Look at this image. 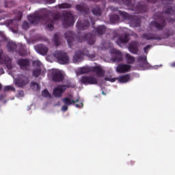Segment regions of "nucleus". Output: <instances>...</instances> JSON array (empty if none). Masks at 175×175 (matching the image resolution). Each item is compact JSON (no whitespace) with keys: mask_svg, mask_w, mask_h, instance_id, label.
<instances>
[{"mask_svg":"<svg viewBox=\"0 0 175 175\" xmlns=\"http://www.w3.org/2000/svg\"><path fill=\"white\" fill-rule=\"evenodd\" d=\"M159 0H147L148 3H155ZM174 0H161L164 6V12H156L153 15V19L150 22V28L151 31L154 29L157 31H163L166 27V21L169 23H174V18H171L169 15L174 16L175 14V6H172Z\"/></svg>","mask_w":175,"mask_h":175,"instance_id":"f257e3e1","label":"nucleus"},{"mask_svg":"<svg viewBox=\"0 0 175 175\" xmlns=\"http://www.w3.org/2000/svg\"><path fill=\"white\" fill-rule=\"evenodd\" d=\"M61 19V14L56 13L54 14L53 18H51L49 15H40L39 14L34 13L33 14H29L27 16V20L30 24L36 25L41 20H43L47 24L46 28L50 31H53L54 29L53 25Z\"/></svg>","mask_w":175,"mask_h":175,"instance_id":"f03ea898","label":"nucleus"},{"mask_svg":"<svg viewBox=\"0 0 175 175\" xmlns=\"http://www.w3.org/2000/svg\"><path fill=\"white\" fill-rule=\"evenodd\" d=\"M64 37L67 40L69 48H72L75 42H83L88 41L90 45H93L95 43V36L89 33L85 34L83 36H76V34L71 31H68L64 33Z\"/></svg>","mask_w":175,"mask_h":175,"instance_id":"7ed1b4c3","label":"nucleus"},{"mask_svg":"<svg viewBox=\"0 0 175 175\" xmlns=\"http://www.w3.org/2000/svg\"><path fill=\"white\" fill-rule=\"evenodd\" d=\"M122 4L127 6L129 10L135 11L137 14L145 13L148 10V6L144 3L140 2L135 4V1L131 0H120Z\"/></svg>","mask_w":175,"mask_h":175,"instance_id":"20e7f679","label":"nucleus"},{"mask_svg":"<svg viewBox=\"0 0 175 175\" xmlns=\"http://www.w3.org/2000/svg\"><path fill=\"white\" fill-rule=\"evenodd\" d=\"M119 15H120L124 20H129V24L132 27L136 28L140 27L142 19H140L139 16L130 15L124 11H119Z\"/></svg>","mask_w":175,"mask_h":175,"instance_id":"39448f33","label":"nucleus"},{"mask_svg":"<svg viewBox=\"0 0 175 175\" xmlns=\"http://www.w3.org/2000/svg\"><path fill=\"white\" fill-rule=\"evenodd\" d=\"M62 16V25L64 28H68L74 25L75 20L72 12H70L69 11H63Z\"/></svg>","mask_w":175,"mask_h":175,"instance_id":"423d86ee","label":"nucleus"},{"mask_svg":"<svg viewBox=\"0 0 175 175\" xmlns=\"http://www.w3.org/2000/svg\"><path fill=\"white\" fill-rule=\"evenodd\" d=\"M54 57L57 59L59 64L66 65L70 62V57L68 53L62 51H55L53 53Z\"/></svg>","mask_w":175,"mask_h":175,"instance_id":"0eeeda50","label":"nucleus"},{"mask_svg":"<svg viewBox=\"0 0 175 175\" xmlns=\"http://www.w3.org/2000/svg\"><path fill=\"white\" fill-rule=\"evenodd\" d=\"M75 85H72L71 83L68 82L66 85H61L57 86V88H55L53 90V95L55 98H61L62 96V94L66 91L67 88H75Z\"/></svg>","mask_w":175,"mask_h":175,"instance_id":"6e6552de","label":"nucleus"},{"mask_svg":"<svg viewBox=\"0 0 175 175\" xmlns=\"http://www.w3.org/2000/svg\"><path fill=\"white\" fill-rule=\"evenodd\" d=\"M81 84H83L85 85H96L98 84V80L92 75L83 76L82 77H81Z\"/></svg>","mask_w":175,"mask_h":175,"instance_id":"1a4fd4ad","label":"nucleus"},{"mask_svg":"<svg viewBox=\"0 0 175 175\" xmlns=\"http://www.w3.org/2000/svg\"><path fill=\"white\" fill-rule=\"evenodd\" d=\"M51 77L52 81L55 83H59L64 80V74L59 70H53L51 72Z\"/></svg>","mask_w":175,"mask_h":175,"instance_id":"9d476101","label":"nucleus"},{"mask_svg":"<svg viewBox=\"0 0 175 175\" xmlns=\"http://www.w3.org/2000/svg\"><path fill=\"white\" fill-rule=\"evenodd\" d=\"M29 83V78L23 75H19L15 79V84L19 88H23Z\"/></svg>","mask_w":175,"mask_h":175,"instance_id":"9b49d317","label":"nucleus"},{"mask_svg":"<svg viewBox=\"0 0 175 175\" xmlns=\"http://www.w3.org/2000/svg\"><path fill=\"white\" fill-rule=\"evenodd\" d=\"M0 64H5L9 70L12 68V59L8 56L3 55L1 51H0Z\"/></svg>","mask_w":175,"mask_h":175,"instance_id":"f8f14e48","label":"nucleus"},{"mask_svg":"<svg viewBox=\"0 0 175 175\" xmlns=\"http://www.w3.org/2000/svg\"><path fill=\"white\" fill-rule=\"evenodd\" d=\"M21 18H23V12H19L14 19L7 20L5 21V25L8 27L13 28L16 26L17 21H21Z\"/></svg>","mask_w":175,"mask_h":175,"instance_id":"ddd939ff","label":"nucleus"},{"mask_svg":"<svg viewBox=\"0 0 175 175\" xmlns=\"http://www.w3.org/2000/svg\"><path fill=\"white\" fill-rule=\"evenodd\" d=\"M110 53L113 54L115 56L112 58L114 62H121L123 61L122 53L120 51H117L115 48L110 49Z\"/></svg>","mask_w":175,"mask_h":175,"instance_id":"4468645a","label":"nucleus"},{"mask_svg":"<svg viewBox=\"0 0 175 175\" xmlns=\"http://www.w3.org/2000/svg\"><path fill=\"white\" fill-rule=\"evenodd\" d=\"M76 27L78 31H85L90 27V21L88 20H78Z\"/></svg>","mask_w":175,"mask_h":175,"instance_id":"2eb2a0df","label":"nucleus"},{"mask_svg":"<svg viewBox=\"0 0 175 175\" xmlns=\"http://www.w3.org/2000/svg\"><path fill=\"white\" fill-rule=\"evenodd\" d=\"M17 64L23 70H28L29 69L30 61L28 59H19Z\"/></svg>","mask_w":175,"mask_h":175,"instance_id":"dca6fc26","label":"nucleus"},{"mask_svg":"<svg viewBox=\"0 0 175 175\" xmlns=\"http://www.w3.org/2000/svg\"><path fill=\"white\" fill-rule=\"evenodd\" d=\"M130 69H131V65L119 64L116 68V72L119 73H126L129 72Z\"/></svg>","mask_w":175,"mask_h":175,"instance_id":"f3484780","label":"nucleus"},{"mask_svg":"<svg viewBox=\"0 0 175 175\" xmlns=\"http://www.w3.org/2000/svg\"><path fill=\"white\" fill-rule=\"evenodd\" d=\"M75 9L77 11L84 13L85 14H89L90 8L86 3H82L81 4L76 5Z\"/></svg>","mask_w":175,"mask_h":175,"instance_id":"a211bd4d","label":"nucleus"},{"mask_svg":"<svg viewBox=\"0 0 175 175\" xmlns=\"http://www.w3.org/2000/svg\"><path fill=\"white\" fill-rule=\"evenodd\" d=\"M142 38L146 40H161L162 38L159 34L154 33H143Z\"/></svg>","mask_w":175,"mask_h":175,"instance_id":"6ab92c4d","label":"nucleus"},{"mask_svg":"<svg viewBox=\"0 0 175 175\" xmlns=\"http://www.w3.org/2000/svg\"><path fill=\"white\" fill-rule=\"evenodd\" d=\"M129 50L132 54L137 55L139 53V42L137 41L131 42Z\"/></svg>","mask_w":175,"mask_h":175,"instance_id":"aec40b11","label":"nucleus"},{"mask_svg":"<svg viewBox=\"0 0 175 175\" xmlns=\"http://www.w3.org/2000/svg\"><path fill=\"white\" fill-rule=\"evenodd\" d=\"M107 31V27L105 25H98L97 26L94 30V32L96 35L98 36H100L103 34L105 33Z\"/></svg>","mask_w":175,"mask_h":175,"instance_id":"412c9836","label":"nucleus"},{"mask_svg":"<svg viewBox=\"0 0 175 175\" xmlns=\"http://www.w3.org/2000/svg\"><path fill=\"white\" fill-rule=\"evenodd\" d=\"M83 54L84 53L82 52V51H77L75 53V55H73V59H72L73 63H79L82 62Z\"/></svg>","mask_w":175,"mask_h":175,"instance_id":"4be33fe9","label":"nucleus"},{"mask_svg":"<svg viewBox=\"0 0 175 175\" xmlns=\"http://www.w3.org/2000/svg\"><path fill=\"white\" fill-rule=\"evenodd\" d=\"M35 49L38 53H40L42 55H46V53H48V51H49L48 48L43 44H40V45L36 46Z\"/></svg>","mask_w":175,"mask_h":175,"instance_id":"5701e85b","label":"nucleus"},{"mask_svg":"<svg viewBox=\"0 0 175 175\" xmlns=\"http://www.w3.org/2000/svg\"><path fill=\"white\" fill-rule=\"evenodd\" d=\"M129 41V36L127 33H125L124 36H119V38L116 40V44L121 46L122 44H126Z\"/></svg>","mask_w":175,"mask_h":175,"instance_id":"b1692460","label":"nucleus"},{"mask_svg":"<svg viewBox=\"0 0 175 175\" xmlns=\"http://www.w3.org/2000/svg\"><path fill=\"white\" fill-rule=\"evenodd\" d=\"M92 72H96L98 77H103L105 75V72L100 66H92Z\"/></svg>","mask_w":175,"mask_h":175,"instance_id":"393cba45","label":"nucleus"},{"mask_svg":"<svg viewBox=\"0 0 175 175\" xmlns=\"http://www.w3.org/2000/svg\"><path fill=\"white\" fill-rule=\"evenodd\" d=\"M62 103L67 106H71L73 104H75L79 101V98H77L76 100H71L68 97H65L62 99Z\"/></svg>","mask_w":175,"mask_h":175,"instance_id":"a878e982","label":"nucleus"},{"mask_svg":"<svg viewBox=\"0 0 175 175\" xmlns=\"http://www.w3.org/2000/svg\"><path fill=\"white\" fill-rule=\"evenodd\" d=\"M137 61L139 64H142L143 66H146L148 65V62L147 60V56H146V55L139 56L137 58Z\"/></svg>","mask_w":175,"mask_h":175,"instance_id":"bb28decb","label":"nucleus"},{"mask_svg":"<svg viewBox=\"0 0 175 175\" xmlns=\"http://www.w3.org/2000/svg\"><path fill=\"white\" fill-rule=\"evenodd\" d=\"M8 50L9 52L10 53H14V51L16 52V48H17V45L13 42H9L8 43Z\"/></svg>","mask_w":175,"mask_h":175,"instance_id":"cd10ccee","label":"nucleus"},{"mask_svg":"<svg viewBox=\"0 0 175 175\" xmlns=\"http://www.w3.org/2000/svg\"><path fill=\"white\" fill-rule=\"evenodd\" d=\"M92 68H93V66H84V67L79 68V70H78V72L80 74L88 73L90 72H92Z\"/></svg>","mask_w":175,"mask_h":175,"instance_id":"c85d7f7f","label":"nucleus"},{"mask_svg":"<svg viewBox=\"0 0 175 175\" xmlns=\"http://www.w3.org/2000/svg\"><path fill=\"white\" fill-rule=\"evenodd\" d=\"M109 21L112 24H116L120 21V16L118 14L109 15Z\"/></svg>","mask_w":175,"mask_h":175,"instance_id":"c756f323","label":"nucleus"},{"mask_svg":"<svg viewBox=\"0 0 175 175\" xmlns=\"http://www.w3.org/2000/svg\"><path fill=\"white\" fill-rule=\"evenodd\" d=\"M125 57H126V60L128 64H133L135 61V58L134 56L130 55L129 53H126L125 55Z\"/></svg>","mask_w":175,"mask_h":175,"instance_id":"7c9ffc66","label":"nucleus"},{"mask_svg":"<svg viewBox=\"0 0 175 175\" xmlns=\"http://www.w3.org/2000/svg\"><path fill=\"white\" fill-rule=\"evenodd\" d=\"M117 80L120 83H126L130 80V75L127 74L123 76H120L117 78Z\"/></svg>","mask_w":175,"mask_h":175,"instance_id":"2f4dec72","label":"nucleus"},{"mask_svg":"<svg viewBox=\"0 0 175 175\" xmlns=\"http://www.w3.org/2000/svg\"><path fill=\"white\" fill-rule=\"evenodd\" d=\"M53 43L55 44V45L56 46H59L61 44L59 33H55L54 34V37H53Z\"/></svg>","mask_w":175,"mask_h":175,"instance_id":"473e14b6","label":"nucleus"},{"mask_svg":"<svg viewBox=\"0 0 175 175\" xmlns=\"http://www.w3.org/2000/svg\"><path fill=\"white\" fill-rule=\"evenodd\" d=\"M92 12L96 16H100L102 15V9L99 6H96L95 8H93Z\"/></svg>","mask_w":175,"mask_h":175,"instance_id":"72a5a7b5","label":"nucleus"},{"mask_svg":"<svg viewBox=\"0 0 175 175\" xmlns=\"http://www.w3.org/2000/svg\"><path fill=\"white\" fill-rule=\"evenodd\" d=\"M58 8L59 9H69L72 8V5L70 3H64L59 4L58 5Z\"/></svg>","mask_w":175,"mask_h":175,"instance_id":"f704fd0d","label":"nucleus"},{"mask_svg":"<svg viewBox=\"0 0 175 175\" xmlns=\"http://www.w3.org/2000/svg\"><path fill=\"white\" fill-rule=\"evenodd\" d=\"M19 55L21 57H24L27 55V51L25 49V46H21L20 49H19Z\"/></svg>","mask_w":175,"mask_h":175,"instance_id":"c9c22d12","label":"nucleus"},{"mask_svg":"<svg viewBox=\"0 0 175 175\" xmlns=\"http://www.w3.org/2000/svg\"><path fill=\"white\" fill-rule=\"evenodd\" d=\"M41 72V68L34 69L33 70L32 75L33 77L38 78L40 75Z\"/></svg>","mask_w":175,"mask_h":175,"instance_id":"e433bc0d","label":"nucleus"},{"mask_svg":"<svg viewBox=\"0 0 175 175\" xmlns=\"http://www.w3.org/2000/svg\"><path fill=\"white\" fill-rule=\"evenodd\" d=\"M41 65H42L41 62L38 60L33 61L32 63L33 67L38 68V69H40Z\"/></svg>","mask_w":175,"mask_h":175,"instance_id":"4c0bfd02","label":"nucleus"},{"mask_svg":"<svg viewBox=\"0 0 175 175\" xmlns=\"http://www.w3.org/2000/svg\"><path fill=\"white\" fill-rule=\"evenodd\" d=\"M42 96L44 98H51V94H50L49 92L47 90V89H45L42 92Z\"/></svg>","mask_w":175,"mask_h":175,"instance_id":"58836bf2","label":"nucleus"},{"mask_svg":"<svg viewBox=\"0 0 175 175\" xmlns=\"http://www.w3.org/2000/svg\"><path fill=\"white\" fill-rule=\"evenodd\" d=\"M22 28L27 31V29H29V24L27 21H23Z\"/></svg>","mask_w":175,"mask_h":175,"instance_id":"ea45409f","label":"nucleus"},{"mask_svg":"<svg viewBox=\"0 0 175 175\" xmlns=\"http://www.w3.org/2000/svg\"><path fill=\"white\" fill-rule=\"evenodd\" d=\"M85 55L92 60H94L96 57L95 53H90L89 51H87V53H85Z\"/></svg>","mask_w":175,"mask_h":175,"instance_id":"a19ab883","label":"nucleus"},{"mask_svg":"<svg viewBox=\"0 0 175 175\" xmlns=\"http://www.w3.org/2000/svg\"><path fill=\"white\" fill-rule=\"evenodd\" d=\"M31 86H32V87L36 86V90H38V91L40 90V85L38 83L31 82Z\"/></svg>","mask_w":175,"mask_h":175,"instance_id":"79ce46f5","label":"nucleus"},{"mask_svg":"<svg viewBox=\"0 0 175 175\" xmlns=\"http://www.w3.org/2000/svg\"><path fill=\"white\" fill-rule=\"evenodd\" d=\"M12 5H13V3L12 1H5V8H12Z\"/></svg>","mask_w":175,"mask_h":175,"instance_id":"37998d69","label":"nucleus"},{"mask_svg":"<svg viewBox=\"0 0 175 175\" xmlns=\"http://www.w3.org/2000/svg\"><path fill=\"white\" fill-rule=\"evenodd\" d=\"M10 90H14V88H12V86H5L4 92H8Z\"/></svg>","mask_w":175,"mask_h":175,"instance_id":"c03bdc74","label":"nucleus"},{"mask_svg":"<svg viewBox=\"0 0 175 175\" xmlns=\"http://www.w3.org/2000/svg\"><path fill=\"white\" fill-rule=\"evenodd\" d=\"M105 81H111L112 83L115 82L116 81V79L115 78H111V77H105Z\"/></svg>","mask_w":175,"mask_h":175,"instance_id":"a18cd8bd","label":"nucleus"},{"mask_svg":"<svg viewBox=\"0 0 175 175\" xmlns=\"http://www.w3.org/2000/svg\"><path fill=\"white\" fill-rule=\"evenodd\" d=\"M150 47H151V45H147L146 46H145L144 48V53H148V49H150Z\"/></svg>","mask_w":175,"mask_h":175,"instance_id":"49530a36","label":"nucleus"},{"mask_svg":"<svg viewBox=\"0 0 175 175\" xmlns=\"http://www.w3.org/2000/svg\"><path fill=\"white\" fill-rule=\"evenodd\" d=\"M62 110L63 111H68V105H63L62 107Z\"/></svg>","mask_w":175,"mask_h":175,"instance_id":"de8ad7c7","label":"nucleus"},{"mask_svg":"<svg viewBox=\"0 0 175 175\" xmlns=\"http://www.w3.org/2000/svg\"><path fill=\"white\" fill-rule=\"evenodd\" d=\"M83 106V103H81L79 104H75V107H77V109H80V107Z\"/></svg>","mask_w":175,"mask_h":175,"instance_id":"09e8293b","label":"nucleus"},{"mask_svg":"<svg viewBox=\"0 0 175 175\" xmlns=\"http://www.w3.org/2000/svg\"><path fill=\"white\" fill-rule=\"evenodd\" d=\"M18 95L21 96V97H23L25 96V92L23 91V90H21L18 92Z\"/></svg>","mask_w":175,"mask_h":175,"instance_id":"8fccbe9b","label":"nucleus"},{"mask_svg":"<svg viewBox=\"0 0 175 175\" xmlns=\"http://www.w3.org/2000/svg\"><path fill=\"white\" fill-rule=\"evenodd\" d=\"M48 4L54 3L55 0H45Z\"/></svg>","mask_w":175,"mask_h":175,"instance_id":"3c124183","label":"nucleus"},{"mask_svg":"<svg viewBox=\"0 0 175 175\" xmlns=\"http://www.w3.org/2000/svg\"><path fill=\"white\" fill-rule=\"evenodd\" d=\"M4 98V96L3 94L0 95V101L3 100V99Z\"/></svg>","mask_w":175,"mask_h":175,"instance_id":"603ef678","label":"nucleus"},{"mask_svg":"<svg viewBox=\"0 0 175 175\" xmlns=\"http://www.w3.org/2000/svg\"><path fill=\"white\" fill-rule=\"evenodd\" d=\"M0 72H1V74L5 73V71H4L3 68L0 69Z\"/></svg>","mask_w":175,"mask_h":175,"instance_id":"864d4df0","label":"nucleus"},{"mask_svg":"<svg viewBox=\"0 0 175 175\" xmlns=\"http://www.w3.org/2000/svg\"><path fill=\"white\" fill-rule=\"evenodd\" d=\"M90 21H92V25L95 24V22L92 21V17H90Z\"/></svg>","mask_w":175,"mask_h":175,"instance_id":"5fc2aeb1","label":"nucleus"},{"mask_svg":"<svg viewBox=\"0 0 175 175\" xmlns=\"http://www.w3.org/2000/svg\"><path fill=\"white\" fill-rule=\"evenodd\" d=\"M165 35H166V36L168 38L169 36H170L171 35H173V34H170V33H165Z\"/></svg>","mask_w":175,"mask_h":175,"instance_id":"6e6d98bb","label":"nucleus"},{"mask_svg":"<svg viewBox=\"0 0 175 175\" xmlns=\"http://www.w3.org/2000/svg\"><path fill=\"white\" fill-rule=\"evenodd\" d=\"M172 67H175V62L172 64Z\"/></svg>","mask_w":175,"mask_h":175,"instance_id":"4d7b16f0","label":"nucleus"},{"mask_svg":"<svg viewBox=\"0 0 175 175\" xmlns=\"http://www.w3.org/2000/svg\"><path fill=\"white\" fill-rule=\"evenodd\" d=\"M102 94H103V95H106V93L105 92V91H103V92H102Z\"/></svg>","mask_w":175,"mask_h":175,"instance_id":"13d9d810","label":"nucleus"},{"mask_svg":"<svg viewBox=\"0 0 175 175\" xmlns=\"http://www.w3.org/2000/svg\"><path fill=\"white\" fill-rule=\"evenodd\" d=\"M118 0H112V1L117 2Z\"/></svg>","mask_w":175,"mask_h":175,"instance_id":"bf43d9fd","label":"nucleus"},{"mask_svg":"<svg viewBox=\"0 0 175 175\" xmlns=\"http://www.w3.org/2000/svg\"><path fill=\"white\" fill-rule=\"evenodd\" d=\"M91 1H96V0H91Z\"/></svg>","mask_w":175,"mask_h":175,"instance_id":"052dcab7","label":"nucleus"},{"mask_svg":"<svg viewBox=\"0 0 175 175\" xmlns=\"http://www.w3.org/2000/svg\"><path fill=\"white\" fill-rule=\"evenodd\" d=\"M135 36H137V34H135Z\"/></svg>","mask_w":175,"mask_h":175,"instance_id":"680f3d73","label":"nucleus"}]
</instances>
